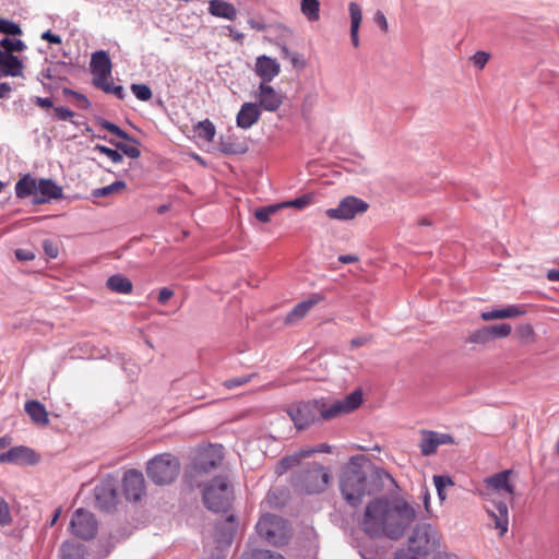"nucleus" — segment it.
Returning a JSON list of instances; mask_svg holds the SVG:
<instances>
[{
  "label": "nucleus",
  "instance_id": "f257e3e1",
  "mask_svg": "<svg viewBox=\"0 0 559 559\" xmlns=\"http://www.w3.org/2000/svg\"><path fill=\"white\" fill-rule=\"evenodd\" d=\"M416 518L415 507L403 498H374L366 506L361 528L373 539L399 540Z\"/></svg>",
  "mask_w": 559,
  "mask_h": 559
},
{
  "label": "nucleus",
  "instance_id": "f03ea898",
  "mask_svg": "<svg viewBox=\"0 0 559 559\" xmlns=\"http://www.w3.org/2000/svg\"><path fill=\"white\" fill-rule=\"evenodd\" d=\"M362 402V393L355 390L345 399L329 403V400L322 397L318 400L301 401L292 404L287 408V414L294 421L298 430L305 429L312 424L330 420L343 414H348L357 409Z\"/></svg>",
  "mask_w": 559,
  "mask_h": 559
},
{
  "label": "nucleus",
  "instance_id": "7ed1b4c3",
  "mask_svg": "<svg viewBox=\"0 0 559 559\" xmlns=\"http://www.w3.org/2000/svg\"><path fill=\"white\" fill-rule=\"evenodd\" d=\"M362 462H365L362 455L350 457L340 480L343 498L353 507H357L362 497L380 492L383 489L384 478L392 480L384 469L374 467L366 469Z\"/></svg>",
  "mask_w": 559,
  "mask_h": 559
},
{
  "label": "nucleus",
  "instance_id": "20e7f679",
  "mask_svg": "<svg viewBox=\"0 0 559 559\" xmlns=\"http://www.w3.org/2000/svg\"><path fill=\"white\" fill-rule=\"evenodd\" d=\"M510 474V469L496 473L485 478L481 487L478 488L479 496L493 504V509L487 508V512L493 520L496 528L499 530L500 536L508 532L509 510L504 501L496 498V493L501 490L510 495L514 492V487L509 484Z\"/></svg>",
  "mask_w": 559,
  "mask_h": 559
},
{
  "label": "nucleus",
  "instance_id": "39448f33",
  "mask_svg": "<svg viewBox=\"0 0 559 559\" xmlns=\"http://www.w3.org/2000/svg\"><path fill=\"white\" fill-rule=\"evenodd\" d=\"M331 475L321 464L308 463L292 476V485L306 493H319L325 490Z\"/></svg>",
  "mask_w": 559,
  "mask_h": 559
},
{
  "label": "nucleus",
  "instance_id": "423d86ee",
  "mask_svg": "<svg viewBox=\"0 0 559 559\" xmlns=\"http://www.w3.org/2000/svg\"><path fill=\"white\" fill-rule=\"evenodd\" d=\"M234 499L230 483L225 476H217L205 484L203 489L204 506L213 512H227Z\"/></svg>",
  "mask_w": 559,
  "mask_h": 559
},
{
  "label": "nucleus",
  "instance_id": "0eeeda50",
  "mask_svg": "<svg viewBox=\"0 0 559 559\" xmlns=\"http://www.w3.org/2000/svg\"><path fill=\"white\" fill-rule=\"evenodd\" d=\"M180 473V462L170 453L155 455L146 464V475L157 486H166L176 480Z\"/></svg>",
  "mask_w": 559,
  "mask_h": 559
},
{
  "label": "nucleus",
  "instance_id": "6e6552de",
  "mask_svg": "<svg viewBox=\"0 0 559 559\" xmlns=\"http://www.w3.org/2000/svg\"><path fill=\"white\" fill-rule=\"evenodd\" d=\"M407 544L414 554L427 557L439 548V533L431 524L419 523L414 527Z\"/></svg>",
  "mask_w": 559,
  "mask_h": 559
},
{
  "label": "nucleus",
  "instance_id": "1a4fd4ad",
  "mask_svg": "<svg viewBox=\"0 0 559 559\" xmlns=\"http://www.w3.org/2000/svg\"><path fill=\"white\" fill-rule=\"evenodd\" d=\"M369 209V204L354 195H348L342 199L334 209H328L325 214L332 219L348 221L355 218L357 215H362Z\"/></svg>",
  "mask_w": 559,
  "mask_h": 559
},
{
  "label": "nucleus",
  "instance_id": "9d476101",
  "mask_svg": "<svg viewBox=\"0 0 559 559\" xmlns=\"http://www.w3.org/2000/svg\"><path fill=\"white\" fill-rule=\"evenodd\" d=\"M222 445H210L200 452L199 455L194 459L191 471L186 475V477L207 474L215 469L222 463Z\"/></svg>",
  "mask_w": 559,
  "mask_h": 559
},
{
  "label": "nucleus",
  "instance_id": "9b49d317",
  "mask_svg": "<svg viewBox=\"0 0 559 559\" xmlns=\"http://www.w3.org/2000/svg\"><path fill=\"white\" fill-rule=\"evenodd\" d=\"M257 533L272 545H281L285 542L283 521L274 514H264L255 526Z\"/></svg>",
  "mask_w": 559,
  "mask_h": 559
},
{
  "label": "nucleus",
  "instance_id": "f8f14e48",
  "mask_svg": "<svg viewBox=\"0 0 559 559\" xmlns=\"http://www.w3.org/2000/svg\"><path fill=\"white\" fill-rule=\"evenodd\" d=\"M70 528L76 537L90 540L97 533V521L93 513L84 509H78L70 521Z\"/></svg>",
  "mask_w": 559,
  "mask_h": 559
},
{
  "label": "nucleus",
  "instance_id": "ddd939ff",
  "mask_svg": "<svg viewBox=\"0 0 559 559\" xmlns=\"http://www.w3.org/2000/svg\"><path fill=\"white\" fill-rule=\"evenodd\" d=\"M421 439L418 444L420 452L425 456H430L437 452L439 445L455 443L454 438L449 433H441L432 430H421Z\"/></svg>",
  "mask_w": 559,
  "mask_h": 559
},
{
  "label": "nucleus",
  "instance_id": "4468645a",
  "mask_svg": "<svg viewBox=\"0 0 559 559\" xmlns=\"http://www.w3.org/2000/svg\"><path fill=\"white\" fill-rule=\"evenodd\" d=\"M144 477L136 469H129L123 476V492L129 501H139L144 493Z\"/></svg>",
  "mask_w": 559,
  "mask_h": 559
},
{
  "label": "nucleus",
  "instance_id": "2eb2a0df",
  "mask_svg": "<svg viewBox=\"0 0 559 559\" xmlns=\"http://www.w3.org/2000/svg\"><path fill=\"white\" fill-rule=\"evenodd\" d=\"M60 198H62V188L52 179H38L37 194L33 199V204H44L50 200H57Z\"/></svg>",
  "mask_w": 559,
  "mask_h": 559
},
{
  "label": "nucleus",
  "instance_id": "dca6fc26",
  "mask_svg": "<svg viewBox=\"0 0 559 559\" xmlns=\"http://www.w3.org/2000/svg\"><path fill=\"white\" fill-rule=\"evenodd\" d=\"M257 98L259 102L258 105L271 112L276 111L283 104V95L264 83H260Z\"/></svg>",
  "mask_w": 559,
  "mask_h": 559
},
{
  "label": "nucleus",
  "instance_id": "f3484780",
  "mask_svg": "<svg viewBox=\"0 0 559 559\" xmlns=\"http://www.w3.org/2000/svg\"><path fill=\"white\" fill-rule=\"evenodd\" d=\"M96 504L100 510L110 511L117 503V490L110 481L102 483L94 489Z\"/></svg>",
  "mask_w": 559,
  "mask_h": 559
},
{
  "label": "nucleus",
  "instance_id": "a211bd4d",
  "mask_svg": "<svg viewBox=\"0 0 559 559\" xmlns=\"http://www.w3.org/2000/svg\"><path fill=\"white\" fill-rule=\"evenodd\" d=\"M0 461L13 464H35L38 459L36 453L27 447H14L0 455Z\"/></svg>",
  "mask_w": 559,
  "mask_h": 559
},
{
  "label": "nucleus",
  "instance_id": "6ab92c4d",
  "mask_svg": "<svg viewBox=\"0 0 559 559\" xmlns=\"http://www.w3.org/2000/svg\"><path fill=\"white\" fill-rule=\"evenodd\" d=\"M254 70L257 75L262 79L261 83L267 84L278 75L281 66L276 59L263 55L257 58Z\"/></svg>",
  "mask_w": 559,
  "mask_h": 559
},
{
  "label": "nucleus",
  "instance_id": "aec40b11",
  "mask_svg": "<svg viewBox=\"0 0 559 559\" xmlns=\"http://www.w3.org/2000/svg\"><path fill=\"white\" fill-rule=\"evenodd\" d=\"M261 110L255 103H245L237 114L236 122L241 129H249L259 121Z\"/></svg>",
  "mask_w": 559,
  "mask_h": 559
},
{
  "label": "nucleus",
  "instance_id": "412c9836",
  "mask_svg": "<svg viewBox=\"0 0 559 559\" xmlns=\"http://www.w3.org/2000/svg\"><path fill=\"white\" fill-rule=\"evenodd\" d=\"M526 313L524 305H510L502 309H495L491 311H484L480 313V318L484 321H491L506 318H516Z\"/></svg>",
  "mask_w": 559,
  "mask_h": 559
},
{
  "label": "nucleus",
  "instance_id": "4be33fe9",
  "mask_svg": "<svg viewBox=\"0 0 559 559\" xmlns=\"http://www.w3.org/2000/svg\"><path fill=\"white\" fill-rule=\"evenodd\" d=\"M331 451V445L326 443H322L316 448L302 449L294 455L282 459L281 465L283 468L288 469L299 463L300 459L308 457L313 453H330Z\"/></svg>",
  "mask_w": 559,
  "mask_h": 559
},
{
  "label": "nucleus",
  "instance_id": "5701e85b",
  "mask_svg": "<svg viewBox=\"0 0 559 559\" xmlns=\"http://www.w3.org/2000/svg\"><path fill=\"white\" fill-rule=\"evenodd\" d=\"M91 67L95 76H110L111 74V60L109 55L99 50L92 55Z\"/></svg>",
  "mask_w": 559,
  "mask_h": 559
},
{
  "label": "nucleus",
  "instance_id": "b1692460",
  "mask_svg": "<svg viewBox=\"0 0 559 559\" xmlns=\"http://www.w3.org/2000/svg\"><path fill=\"white\" fill-rule=\"evenodd\" d=\"M236 533L234 515H228L224 521L216 524V540L223 545H230Z\"/></svg>",
  "mask_w": 559,
  "mask_h": 559
},
{
  "label": "nucleus",
  "instance_id": "393cba45",
  "mask_svg": "<svg viewBox=\"0 0 559 559\" xmlns=\"http://www.w3.org/2000/svg\"><path fill=\"white\" fill-rule=\"evenodd\" d=\"M24 409L29 416L32 421L38 426H46L49 423L48 412L46 407L36 400H31L25 403Z\"/></svg>",
  "mask_w": 559,
  "mask_h": 559
},
{
  "label": "nucleus",
  "instance_id": "a878e982",
  "mask_svg": "<svg viewBox=\"0 0 559 559\" xmlns=\"http://www.w3.org/2000/svg\"><path fill=\"white\" fill-rule=\"evenodd\" d=\"M209 13L216 17H223L229 21H235L237 17L236 8L224 0H211L209 2Z\"/></svg>",
  "mask_w": 559,
  "mask_h": 559
},
{
  "label": "nucleus",
  "instance_id": "bb28decb",
  "mask_svg": "<svg viewBox=\"0 0 559 559\" xmlns=\"http://www.w3.org/2000/svg\"><path fill=\"white\" fill-rule=\"evenodd\" d=\"M38 179L29 174L23 175L15 183V194L19 199L36 197Z\"/></svg>",
  "mask_w": 559,
  "mask_h": 559
},
{
  "label": "nucleus",
  "instance_id": "cd10ccee",
  "mask_svg": "<svg viewBox=\"0 0 559 559\" xmlns=\"http://www.w3.org/2000/svg\"><path fill=\"white\" fill-rule=\"evenodd\" d=\"M0 67L7 76H21L23 74V62L13 53L4 52L0 60Z\"/></svg>",
  "mask_w": 559,
  "mask_h": 559
},
{
  "label": "nucleus",
  "instance_id": "c85d7f7f",
  "mask_svg": "<svg viewBox=\"0 0 559 559\" xmlns=\"http://www.w3.org/2000/svg\"><path fill=\"white\" fill-rule=\"evenodd\" d=\"M59 551L61 559H86L87 556L85 546L72 540L64 542Z\"/></svg>",
  "mask_w": 559,
  "mask_h": 559
},
{
  "label": "nucleus",
  "instance_id": "c756f323",
  "mask_svg": "<svg viewBox=\"0 0 559 559\" xmlns=\"http://www.w3.org/2000/svg\"><path fill=\"white\" fill-rule=\"evenodd\" d=\"M106 286L117 294H130L133 289L132 282L122 274H115L108 277Z\"/></svg>",
  "mask_w": 559,
  "mask_h": 559
},
{
  "label": "nucleus",
  "instance_id": "7c9ffc66",
  "mask_svg": "<svg viewBox=\"0 0 559 559\" xmlns=\"http://www.w3.org/2000/svg\"><path fill=\"white\" fill-rule=\"evenodd\" d=\"M97 123L105 130L109 131L110 133H112L114 135H116L117 138L123 140V141H127V142H130V143H133V144H140L139 140L135 139L134 136H131L128 132H126L124 130H122L119 126L104 119V118H98L97 119Z\"/></svg>",
  "mask_w": 559,
  "mask_h": 559
},
{
  "label": "nucleus",
  "instance_id": "2f4dec72",
  "mask_svg": "<svg viewBox=\"0 0 559 559\" xmlns=\"http://www.w3.org/2000/svg\"><path fill=\"white\" fill-rule=\"evenodd\" d=\"M316 304L317 301L313 299H308L297 304L286 316L285 322L289 324L302 319Z\"/></svg>",
  "mask_w": 559,
  "mask_h": 559
},
{
  "label": "nucleus",
  "instance_id": "473e14b6",
  "mask_svg": "<svg viewBox=\"0 0 559 559\" xmlns=\"http://www.w3.org/2000/svg\"><path fill=\"white\" fill-rule=\"evenodd\" d=\"M300 11L309 22H317L320 19V1L300 0Z\"/></svg>",
  "mask_w": 559,
  "mask_h": 559
},
{
  "label": "nucleus",
  "instance_id": "72a5a7b5",
  "mask_svg": "<svg viewBox=\"0 0 559 559\" xmlns=\"http://www.w3.org/2000/svg\"><path fill=\"white\" fill-rule=\"evenodd\" d=\"M97 138L107 141L130 158H139L141 155V151L136 146L128 145L124 142L116 141L114 139H107L106 135H97Z\"/></svg>",
  "mask_w": 559,
  "mask_h": 559
},
{
  "label": "nucleus",
  "instance_id": "f704fd0d",
  "mask_svg": "<svg viewBox=\"0 0 559 559\" xmlns=\"http://www.w3.org/2000/svg\"><path fill=\"white\" fill-rule=\"evenodd\" d=\"M433 484L436 486L437 493H438L440 501H444L447 499L445 489L448 487L454 486L453 479L448 475H435Z\"/></svg>",
  "mask_w": 559,
  "mask_h": 559
},
{
  "label": "nucleus",
  "instance_id": "c9c22d12",
  "mask_svg": "<svg viewBox=\"0 0 559 559\" xmlns=\"http://www.w3.org/2000/svg\"><path fill=\"white\" fill-rule=\"evenodd\" d=\"M195 131L198 136L205 141H212L215 136V127L209 119L200 121L195 127Z\"/></svg>",
  "mask_w": 559,
  "mask_h": 559
},
{
  "label": "nucleus",
  "instance_id": "e433bc0d",
  "mask_svg": "<svg viewBox=\"0 0 559 559\" xmlns=\"http://www.w3.org/2000/svg\"><path fill=\"white\" fill-rule=\"evenodd\" d=\"M219 147L224 154H243L247 151V147L242 143L231 142L229 138H222Z\"/></svg>",
  "mask_w": 559,
  "mask_h": 559
},
{
  "label": "nucleus",
  "instance_id": "4c0bfd02",
  "mask_svg": "<svg viewBox=\"0 0 559 559\" xmlns=\"http://www.w3.org/2000/svg\"><path fill=\"white\" fill-rule=\"evenodd\" d=\"M0 47L3 48L4 52L9 53L20 52L26 48L24 41L21 39H11L9 37H4L0 40Z\"/></svg>",
  "mask_w": 559,
  "mask_h": 559
},
{
  "label": "nucleus",
  "instance_id": "58836bf2",
  "mask_svg": "<svg viewBox=\"0 0 559 559\" xmlns=\"http://www.w3.org/2000/svg\"><path fill=\"white\" fill-rule=\"evenodd\" d=\"M348 11L350 15V29H359L362 20L360 5L356 2H349Z\"/></svg>",
  "mask_w": 559,
  "mask_h": 559
},
{
  "label": "nucleus",
  "instance_id": "ea45409f",
  "mask_svg": "<svg viewBox=\"0 0 559 559\" xmlns=\"http://www.w3.org/2000/svg\"><path fill=\"white\" fill-rule=\"evenodd\" d=\"M126 188V183L123 181H115L111 185L106 187L95 189L93 191V195L96 198L107 197L111 193L119 192Z\"/></svg>",
  "mask_w": 559,
  "mask_h": 559
},
{
  "label": "nucleus",
  "instance_id": "a19ab883",
  "mask_svg": "<svg viewBox=\"0 0 559 559\" xmlns=\"http://www.w3.org/2000/svg\"><path fill=\"white\" fill-rule=\"evenodd\" d=\"M280 209H282V204H274L264 207H259L254 212V216L258 221L262 223H266L270 221L271 216L275 214Z\"/></svg>",
  "mask_w": 559,
  "mask_h": 559
},
{
  "label": "nucleus",
  "instance_id": "79ce46f5",
  "mask_svg": "<svg viewBox=\"0 0 559 559\" xmlns=\"http://www.w3.org/2000/svg\"><path fill=\"white\" fill-rule=\"evenodd\" d=\"M490 340L493 341L496 338L507 337L511 333V325L507 323L497 324V325H488Z\"/></svg>",
  "mask_w": 559,
  "mask_h": 559
},
{
  "label": "nucleus",
  "instance_id": "37998d69",
  "mask_svg": "<svg viewBox=\"0 0 559 559\" xmlns=\"http://www.w3.org/2000/svg\"><path fill=\"white\" fill-rule=\"evenodd\" d=\"M94 151H97L104 155H106L112 163L120 164L123 160L122 154L119 153V150H112L102 144H96L94 146Z\"/></svg>",
  "mask_w": 559,
  "mask_h": 559
},
{
  "label": "nucleus",
  "instance_id": "c03bdc74",
  "mask_svg": "<svg viewBox=\"0 0 559 559\" xmlns=\"http://www.w3.org/2000/svg\"><path fill=\"white\" fill-rule=\"evenodd\" d=\"M490 334L488 326H484L483 329L476 330L469 334L467 342L474 344H486L490 342Z\"/></svg>",
  "mask_w": 559,
  "mask_h": 559
},
{
  "label": "nucleus",
  "instance_id": "a18cd8bd",
  "mask_svg": "<svg viewBox=\"0 0 559 559\" xmlns=\"http://www.w3.org/2000/svg\"><path fill=\"white\" fill-rule=\"evenodd\" d=\"M0 33L9 36H19L22 35V28L12 21L0 19Z\"/></svg>",
  "mask_w": 559,
  "mask_h": 559
},
{
  "label": "nucleus",
  "instance_id": "49530a36",
  "mask_svg": "<svg viewBox=\"0 0 559 559\" xmlns=\"http://www.w3.org/2000/svg\"><path fill=\"white\" fill-rule=\"evenodd\" d=\"M131 91L139 100L147 102L152 98V91L145 84H132Z\"/></svg>",
  "mask_w": 559,
  "mask_h": 559
},
{
  "label": "nucleus",
  "instance_id": "de8ad7c7",
  "mask_svg": "<svg viewBox=\"0 0 559 559\" xmlns=\"http://www.w3.org/2000/svg\"><path fill=\"white\" fill-rule=\"evenodd\" d=\"M312 202V197L310 194H304L299 198H296L292 201L283 202L282 207L292 206L298 210H302L308 206Z\"/></svg>",
  "mask_w": 559,
  "mask_h": 559
},
{
  "label": "nucleus",
  "instance_id": "09e8293b",
  "mask_svg": "<svg viewBox=\"0 0 559 559\" xmlns=\"http://www.w3.org/2000/svg\"><path fill=\"white\" fill-rule=\"evenodd\" d=\"M12 516L9 503L0 496V525L7 526L11 524Z\"/></svg>",
  "mask_w": 559,
  "mask_h": 559
},
{
  "label": "nucleus",
  "instance_id": "8fccbe9b",
  "mask_svg": "<svg viewBox=\"0 0 559 559\" xmlns=\"http://www.w3.org/2000/svg\"><path fill=\"white\" fill-rule=\"evenodd\" d=\"M110 76H95L93 84L95 87L104 91L105 93L111 94L115 84L109 81Z\"/></svg>",
  "mask_w": 559,
  "mask_h": 559
},
{
  "label": "nucleus",
  "instance_id": "3c124183",
  "mask_svg": "<svg viewBox=\"0 0 559 559\" xmlns=\"http://www.w3.org/2000/svg\"><path fill=\"white\" fill-rule=\"evenodd\" d=\"M43 249L50 259H56L59 254V245L52 239H45L43 241Z\"/></svg>",
  "mask_w": 559,
  "mask_h": 559
},
{
  "label": "nucleus",
  "instance_id": "603ef678",
  "mask_svg": "<svg viewBox=\"0 0 559 559\" xmlns=\"http://www.w3.org/2000/svg\"><path fill=\"white\" fill-rule=\"evenodd\" d=\"M254 377V374H248V376H241V377H236V378H233V379H229V380H226L224 382V386L227 388V389H235V388H238V386H241L243 384H247L248 382L251 381V379Z\"/></svg>",
  "mask_w": 559,
  "mask_h": 559
},
{
  "label": "nucleus",
  "instance_id": "864d4df0",
  "mask_svg": "<svg viewBox=\"0 0 559 559\" xmlns=\"http://www.w3.org/2000/svg\"><path fill=\"white\" fill-rule=\"evenodd\" d=\"M424 556H419L414 554V550H411V546L407 544V548H402L395 551L394 559H420Z\"/></svg>",
  "mask_w": 559,
  "mask_h": 559
},
{
  "label": "nucleus",
  "instance_id": "5fc2aeb1",
  "mask_svg": "<svg viewBox=\"0 0 559 559\" xmlns=\"http://www.w3.org/2000/svg\"><path fill=\"white\" fill-rule=\"evenodd\" d=\"M490 55L486 51H477L473 57L472 61L475 67L483 69L488 62Z\"/></svg>",
  "mask_w": 559,
  "mask_h": 559
},
{
  "label": "nucleus",
  "instance_id": "6e6d98bb",
  "mask_svg": "<svg viewBox=\"0 0 559 559\" xmlns=\"http://www.w3.org/2000/svg\"><path fill=\"white\" fill-rule=\"evenodd\" d=\"M254 559H284L280 554H274L271 550L258 549L252 554Z\"/></svg>",
  "mask_w": 559,
  "mask_h": 559
},
{
  "label": "nucleus",
  "instance_id": "4d7b16f0",
  "mask_svg": "<svg viewBox=\"0 0 559 559\" xmlns=\"http://www.w3.org/2000/svg\"><path fill=\"white\" fill-rule=\"evenodd\" d=\"M74 112L66 107H55V118L60 121L70 120Z\"/></svg>",
  "mask_w": 559,
  "mask_h": 559
},
{
  "label": "nucleus",
  "instance_id": "13d9d810",
  "mask_svg": "<svg viewBox=\"0 0 559 559\" xmlns=\"http://www.w3.org/2000/svg\"><path fill=\"white\" fill-rule=\"evenodd\" d=\"M14 254L19 261H31L36 257L35 253L28 249H16Z\"/></svg>",
  "mask_w": 559,
  "mask_h": 559
},
{
  "label": "nucleus",
  "instance_id": "bf43d9fd",
  "mask_svg": "<svg viewBox=\"0 0 559 559\" xmlns=\"http://www.w3.org/2000/svg\"><path fill=\"white\" fill-rule=\"evenodd\" d=\"M32 102L37 105L38 107H41V108H45V109H48V108H52L53 107V104H52V100L51 98L49 97H39V96H34L32 98Z\"/></svg>",
  "mask_w": 559,
  "mask_h": 559
},
{
  "label": "nucleus",
  "instance_id": "052dcab7",
  "mask_svg": "<svg viewBox=\"0 0 559 559\" xmlns=\"http://www.w3.org/2000/svg\"><path fill=\"white\" fill-rule=\"evenodd\" d=\"M173 296L174 292L168 287H164L159 290L157 300L159 304L165 305Z\"/></svg>",
  "mask_w": 559,
  "mask_h": 559
},
{
  "label": "nucleus",
  "instance_id": "680f3d73",
  "mask_svg": "<svg viewBox=\"0 0 559 559\" xmlns=\"http://www.w3.org/2000/svg\"><path fill=\"white\" fill-rule=\"evenodd\" d=\"M288 60L296 69H304L306 67V61L302 56L297 52H294Z\"/></svg>",
  "mask_w": 559,
  "mask_h": 559
},
{
  "label": "nucleus",
  "instance_id": "e2e57ef3",
  "mask_svg": "<svg viewBox=\"0 0 559 559\" xmlns=\"http://www.w3.org/2000/svg\"><path fill=\"white\" fill-rule=\"evenodd\" d=\"M40 37L43 40H47L50 44H61V37L49 29L44 32Z\"/></svg>",
  "mask_w": 559,
  "mask_h": 559
},
{
  "label": "nucleus",
  "instance_id": "0e129e2a",
  "mask_svg": "<svg viewBox=\"0 0 559 559\" xmlns=\"http://www.w3.org/2000/svg\"><path fill=\"white\" fill-rule=\"evenodd\" d=\"M374 22L379 25V27L383 31H388V21L384 14L381 11H378L374 14Z\"/></svg>",
  "mask_w": 559,
  "mask_h": 559
},
{
  "label": "nucleus",
  "instance_id": "69168bd1",
  "mask_svg": "<svg viewBox=\"0 0 559 559\" xmlns=\"http://www.w3.org/2000/svg\"><path fill=\"white\" fill-rule=\"evenodd\" d=\"M12 92V86L8 82L0 83V99H8L10 97V93Z\"/></svg>",
  "mask_w": 559,
  "mask_h": 559
},
{
  "label": "nucleus",
  "instance_id": "338daca9",
  "mask_svg": "<svg viewBox=\"0 0 559 559\" xmlns=\"http://www.w3.org/2000/svg\"><path fill=\"white\" fill-rule=\"evenodd\" d=\"M75 99L78 100V106L82 109H87L91 107V102L81 93L75 94Z\"/></svg>",
  "mask_w": 559,
  "mask_h": 559
},
{
  "label": "nucleus",
  "instance_id": "774afa93",
  "mask_svg": "<svg viewBox=\"0 0 559 559\" xmlns=\"http://www.w3.org/2000/svg\"><path fill=\"white\" fill-rule=\"evenodd\" d=\"M367 343H368L367 336H357L350 341V347L357 348V347L364 346Z\"/></svg>",
  "mask_w": 559,
  "mask_h": 559
}]
</instances>
